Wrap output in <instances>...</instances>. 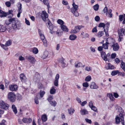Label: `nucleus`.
<instances>
[{
    "label": "nucleus",
    "instance_id": "19",
    "mask_svg": "<svg viewBox=\"0 0 125 125\" xmlns=\"http://www.w3.org/2000/svg\"><path fill=\"white\" fill-rule=\"evenodd\" d=\"M112 10L111 9L109 10L106 13V16H108V17L111 18L112 17V14L111 13Z\"/></svg>",
    "mask_w": 125,
    "mask_h": 125
},
{
    "label": "nucleus",
    "instance_id": "21",
    "mask_svg": "<svg viewBox=\"0 0 125 125\" xmlns=\"http://www.w3.org/2000/svg\"><path fill=\"white\" fill-rule=\"evenodd\" d=\"M121 63V67L122 69L124 71H125V63L123 62L122 60L120 61Z\"/></svg>",
    "mask_w": 125,
    "mask_h": 125
},
{
    "label": "nucleus",
    "instance_id": "4",
    "mask_svg": "<svg viewBox=\"0 0 125 125\" xmlns=\"http://www.w3.org/2000/svg\"><path fill=\"white\" fill-rule=\"evenodd\" d=\"M15 96V94L13 92H10L9 93L8 97L10 102H13L16 100Z\"/></svg>",
    "mask_w": 125,
    "mask_h": 125
},
{
    "label": "nucleus",
    "instance_id": "38",
    "mask_svg": "<svg viewBox=\"0 0 125 125\" xmlns=\"http://www.w3.org/2000/svg\"><path fill=\"white\" fill-rule=\"evenodd\" d=\"M57 22L59 24H60L61 26L63 25L64 24V22L62 20L59 19L58 20Z\"/></svg>",
    "mask_w": 125,
    "mask_h": 125
},
{
    "label": "nucleus",
    "instance_id": "64",
    "mask_svg": "<svg viewBox=\"0 0 125 125\" xmlns=\"http://www.w3.org/2000/svg\"><path fill=\"white\" fill-rule=\"evenodd\" d=\"M25 22L26 23L27 25H30V23L29 21L26 18L25 19Z\"/></svg>",
    "mask_w": 125,
    "mask_h": 125
},
{
    "label": "nucleus",
    "instance_id": "5",
    "mask_svg": "<svg viewBox=\"0 0 125 125\" xmlns=\"http://www.w3.org/2000/svg\"><path fill=\"white\" fill-rule=\"evenodd\" d=\"M9 106L8 104L4 102L3 101L0 102V108L5 110L8 109Z\"/></svg>",
    "mask_w": 125,
    "mask_h": 125
},
{
    "label": "nucleus",
    "instance_id": "28",
    "mask_svg": "<svg viewBox=\"0 0 125 125\" xmlns=\"http://www.w3.org/2000/svg\"><path fill=\"white\" fill-rule=\"evenodd\" d=\"M104 34V31H100L97 33V36L100 38Z\"/></svg>",
    "mask_w": 125,
    "mask_h": 125
},
{
    "label": "nucleus",
    "instance_id": "40",
    "mask_svg": "<svg viewBox=\"0 0 125 125\" xmlns=\"http://www.w3.org/2000/svg\"><path fill=\"white\" fill-rule=\"evenodd\" d=\"M22 5L21 4H20L19 7H18V12L21 13L22 11Z\"/></svg>",
    "mask_w": 125,
    "mask_h": 125
},
{
    "label": "nucleus",
    "instance_id": "7",
    "mask_svg": "<svg viewBox=\"0 0 125 125\" xmlns=\"http://www.w3.org/2000/svg\"><path fill=\"white\" fill-rule=\"evenodd\" d=\"M18 88V86L16 84H12L10 85L9 87V89L11 91H16Z\"/></svg>",
    "mask_w": 125,
    "mask_h": 125
},
{
    "label": "nucleus",
    "instance_id": "25",
    "mask_svg": "<svg viewBox=\"0 0 125 125\" xmlns=\"http://www.w3.org/2000/svg\"><path fill=\"white\" fill-rule=\"evenodd\" d=\"M49 52L47 51H45L42 55V57L44 59L46 58L48 56Z\"/></svg>",
    "mask_w": 125,
    "mask_h": 125
},
{
    "label": "nucleus",
    "instance_id": "37",
    "mask_svg": "<svg viewBox=\"0 0 125 125\" xmlns=\"http://www.w3.org/2000/svg\"><path fill=\"white\" fill-rule=\"evenodd\" d=\"M99 6L98 4H96L93 6V9L95 10H97L99 8Z\"/></svg>",
    "mask_w": 125,
    "mask_h": 125
},
{
    "label": "nucleus",
    "instance_id": "56",
    "mask_svg": "<svg viewBox=\"0 0 125 125\" xmlns=\"http://www.w3.org/2000/svg\"><path fill=\"white\" fill-rule=\"evenodd\" d=\"M95 20L97 21H99L100 20V18L98 16H96L95 18Z\"/></svg>",
    "mask_w": 125,
    "mask_h": 125
},
{
    "label": "nucleus",
    "instance_id": "17",
    "mask_svg": "<svg viewBox=\"0 0 125 125\" xmlns=\"http://www.w3.org/2000/svg\"><path fill=\"white\" fill-rule=\"evenodd\" d=\"M22 120L24 123H30L32 121L31 119L30 118H24Z\"/></svg>",
    "mask_w": 125,
    "mask_h": 125
},
{
    "label": "nucleus",
    "instance_id": "22",
    "mask_svg": "<svg viewBox=\"0 0 125 125\" xmlns=\"http://www.w3.org/2000/svg\"><path fill=\"white\" fill-rule=\"evenodd\" d=\"M77 38L76 36L74 34H71L69 36V39L72 41L74 40Z\"/></svg>",
    "mask_w": 125,
    "mask_h": 125
},
{
    "label": "nucleus",
    "instance_id": "51",
    "mask_svg": "<svg viewBox=\"0 0 125 125\" xmlns=\"http://www.w3.org/2000/svg\"><path fill=\"white\" fill-rule=\"evenodd\" d=\"M106 26H105V31H108V26H109V24L107 23L106 24Z\"/></svg>",
    "mask_w": 125,
    "mask_h": 125
},
{
    "label": "nucleus",
    "instance_id": "46",
    "mask_svg": "<svg viewBox=\"0 0 125 125\" xmlns=\"http://www.w3.org/2000/svg\"><path fill=\"white\" fill-rule=\"evenodd\" d=\"M38 96V95H36V97H35L34 99L35 102L36 104H38L39 103V102L38 101V98L37 97Z\"/></svg>",
    "mask_w": 125,
    "mask_h": 125
},
{
    "label": "nucleus",
    "instance_id": "18",
    "mask_svg": "<svg viewBox=\"0 0 125 125\" xmlns=\"http://www.w3.org/2000/svg\"><path fill=\"white\" fill-rule=\"evenodd\" d=\"M7 30L6 27L3 25L0 24V31L1 32H5Z\"/></svg>",
    "mask_w": 125,
    "mask_h": 125
},
{
    "label": "nucleus",
    "instance_id": "23",
    "mask_svg": "<svg viewBox=\"0 0 125 125\" xmlns=\"http://www.w3.org/2000/svg\"><path fill=\"white\" fill-rule=\"evenodd\" d=\"M80 112L82 115H85L88 114V112L85 109H82L80 111Z\"/></svg>",
    "mask_w": 125,
    "mask_h": 125
},
{
    "label": "nucleus",
    "instance_id": "57",
    "mask_svg": "<svg viewBox=\"0 0 125 125\" xmlns=\"http://www.w3.org/2000/svg\"><path fill=\"white\" fill-rule=\"evenodd\" d=\"M91 108L92 110L95 112H96V111H97V108L94 106H93L91 107Z\"/></svg>",
    "mask_w": 125,
    "mask_h": 125
},
{
    "label": "nucleus",
    "instance_id": "20",
    "mask_svg": "<svg viewBox=\"0 0 125 125\" xmlns=\"http://www.w3.org/2000/svg\"><path fill=\"white\" fill-rule=\"evenodd\" d=\"M115 68L114 66L113 65L111 64V63H109L107 64V67H106V69H113Z\"/></svg>",
    "mask_w": 125,
    "mask_h": 125
},
{
    "label": "nucleus",
    "instance_id": "60",
    "mask_svg": "<svg viewBox=\"0 0 125 125\" xmlns=\"http://www.w3.org/2000/svg\"><path fill=\"white\" fill-rule=\"evenodd\" d=\"M108 11V8L107 7H105L103 10V11L104 13H106Z\"/></svg>",
    "mask_w": 125,
    "mask_h": 125
},
{
    "label": "nucleus",
    "instance_id": "36",
    "mask_svg": "<svg viewBox=\"0 0 125 125\" xmlns=\"http://www.w3.org/2000/svg\"><path fill=\"white\" fill-rule=\"evenodd\" d=\"M0 45L1 47H2L4 49L6 50H8V48L7 47V46H6L5 44L4 45L2 44H0Z\"/></svg>",
    "mask_w": 125,
    "mask_h": 125
},
{
    "label": "nucleus",
    "instance_id": "54",
    "mask_svg": "<svg viewBox=\"0 0 125 125\" xmlns=\"http://www.w3.org/2000/svg\"><path fill=\"white\" fill-rule=\"evenodd\" d=\"M56 34L58 36H61L62 35L61 32H59V31L58 30L56 32Z\"/></svg>",
    "mask_w": 125,
    "mask_h": 125
},
{
    "label": "nucleus",
    "instance_id": "61",
    "mask_svg": "<svg viewBox=\"0 0 125 125\" xmlns=\"http://www.w3.org/2000/svg\"><path fill=\"white\" fill-rule=\"evenodd\" d=\"M119 36V38L118 39V41H121L123 39V35H120V34L118 35Z\"/></svg>",
    "mask_w": 125,
    "mask_h": 125
},
{
    "label": "nucleus",
    "instance_id": "39",
    "mask_svg": "<svg viewBox=\"0 0 125 125\" xmlns=\"http://www.w3.org/2000/svg\"><path fill=\"white\" fill-rule=\"evenodd\" d=\"M45 93V92L44 91L41 90L40 92V94L41 97H43Z\"/></svg>",
    "mask_w": 125,
    "mask_h": 125
},
{
    "label": "nucleus",
    "instance_id": "35",
    "mask_svg": "<svg viewBox=\"0 0 125 125\" xmlns=\"http://www.w3.org/2000/svg\"><path fill=\"white\" fill-rule=\"evenodd\" d=\"M56 92V90L53 87L50 89V93L51 94H54Z\"/></svg>",
    "mask_w": 125,
    "mask_h": 125
},
{
    "label": "nucleus",
    "instance_id": "53",
    "mask_svg": "<svg viewBox=\"0 0 125 125\" xmlns=\"http://www.w3.org/2000/svg\"><path fill=\"white\" fill-rule=\"evenodd\" d=\"M116 56V54L115 53H113L111 55V58L112 59L115 58Z\"/></svg>",
    "mask_w": 125,
    "mask_h": 125
},
{
    "label": "nucleus",
    "instance_id": "13",
    "mask_svg": "<svg viewBox=\"0 0 125 125\" xmlns=\"http://www.w3.org/2000/svg\"><path fill=\"white\" fill-rule=\"evenodd\" d=\"M101 56L103 59L105 61L107 60V58L105 53L104 51H102L101 52Z\"/></svg>",
    "mask_w": 125,
    "mask_h": 125
},
{
    "label": "nucleus",
    "instance_id": "59",
    "mask_svg": "<svg viewBox=\"0 0 125 125\" xmlns=\"http://www.w3.org/2000/svg\"><path fill=\"white\" fill-rule=\"evenodd\" d=\"M86 121L89 124L92 123V121L91 120L89 119H88L86 118L85 119Z\"/></svg>",
    "mask_w": 125,
    "mask_h": 125
},
{
    "label": "nucleus",
    "instance_id": "62",
    "mask_svg": "<svg viewBox=\"0 0 125 125\" xmlns=\"http://www.w3.org/2000/svg\"><path fill=\"white\" fill-rule=\"evenodd\" d=\"M97 30L96 27H94L92 29V31L93 32H96Z\"/></svg>",
    "mask_w": 125,
    "mask_h": 125
},
{
    "label": "nucleus",
    "instance_id": "63",
    "mask_svg": "<svg viewBox=\"0 0 125 125\" xmlns=\"http://www.w3.org/2000/svg\"><path fill=\"white\" fill-rule=\"evenodd\" d=\"M115 62H116V63H118L120 62H120L119 59L117 58H116L115 59Z\"/></svg>",
    "mask_w": 125,
    "mask_h": 125
},
{
    "label": "nucleus",
    "instance_id": "43",
    "mask_svg": "<svg viewBox=\"0 0 125 125\" xmlns=\"http://www.w3.org/2000/svg\"><path fill=\"white\" fill-rule=\"evenodd\" d=\"M105 24L104 23H100L98 26L99 27H103L104 29H105Z\"/></svg>",
    "mask_w": 125,
    "mask_h": 125
},
{
    "label": "nucleus",
    "instance_id": "55",
    "mask_svg": "<svg viewBox=\"0 0 125 125\" xmlns=\"http://www.w3.org/2000/svg\"><path fill=\"white\" fill-rule=\"evenodd\" d=\"M11 44V43L10 41L9 40L7 41L5 43V45L7 46L10 45Z\"/></svg>",
    "mask_w": 125,
    "mask_h": 125
},
{
    "label": "nucleus",
    "instance_id": "8",
    "mask_svg": "<svg viewBox=\"0 0 125 125\" xmlns=\"http://www.w3.org/2000/svg\"><path fill=\"white\" fill-rule=\"evenodd\" d=\"M118 35L120 34V35H122L123 34L125 35V29L121 28L120 29H118L117 30Z\"/></svg>",
    "mask_w": 125,
    "mask_h": 125
},
{
    "label": "nucleus",
    "instance_id": "10",
    "mask_svg": "<svg viewBox=\"0 0 125 125\" xmlns=\"http://www.w3.org/2000/svg\"><path fill=\"white\" fill-rule=\"evenodd\" d=\"M65 59L62 57L58 60V62L60 63L63 68H64L65 66L66 63L64 62Z\"/></svg>",
    "mask_w": 125,
    "mask_h": 125
},
{
    "label": "nucleus",
    "instance_id": "31",
    "mask_svg": "<svg viewBox=\"0 0 125 125\" xmlns=\"http://www.w3.org/2000/svg\"><path fill=\"white\" fill-rule=\"evenodd\" d=\"M49 102L50 104L52 106L54 107L57 104V102L55 101H51Z\"/></svg>",
    "mask_w": 125,
    "mask_h": 125
},
{
    "label": "nucleus",
    "instance_id": "33",
    "mask_svg": "<svg viewBox=\"0 0 125 125\" xmlns=\"http://www.w3.org/2000/svg\"><path fill=\"white\" fill-rule=\"evenodd\" d=\"M120 118L118 116H116L115 118L116 123V124H118L120 122Z\"/></svg>",
    "mask_w": 125,
    "mask_h": 125
},
{
    "label": "nucleus",
    "instance_id": "15",
    "mask_svg": "<svg viewBox=\"0 0 125 125\" xmlns=\"http://www.w3.org/2000/svg\"><path fill=\"white\" fill-rule=\"evenodd\" d=\"M90 86L91 88L93 89H96L98 88V86L94 82H93L91 83Z\"/></svg>",
    "mask_w": 125,
    "mask_h": 125
},
{
    "label": "nucleus",
    "instance_id": "9",
    "mask_svg": "<svg viewBox=\"0 0 125 125\" xmlns=\"http://www.w3.org/2000/svg\"><path fill=\"white\" fill-rule=\"evenodd\" d=\"M60 75L58 74H57L55 77L54 82V84L56 86L58 85V80L59 78Z\"/></svg>",
    "mask_w": 125,
    "mask_h": 125
},
{
    "label": "nucleus",
    "instance_id": "52",
    "mask_svg": "<svg viewBox=\"0 0 125 125\" xmlns=\"http://www.w3.org/2000/svg\"><path fill=\"white\" fill-rule=\"evenodd\" d=\"M118 73L119 75L122 76L124 77L125 76V73L124 72H119Z\"/></svg>",
    "mask_w": 125,
    "mask_h": 125
},
{
    "label": "nucleus",
    "instance_id": "3",
    "mask_svg": "<svg viewBox=\"0 0 125 125\" xmlns=\"http://www.w3.org/2000/svg\"><path fill=\"white\" fill-rule=\"evenodd\" d=\"M38 15L41 17L43 20L44 21H47L48 19V14L45 11H43L42 12H39Z\"/></svg>",
    "mask_w": 125,
    "mask_h": 125
},
{
    "label": "nucleus",
    "instance_id": "30",
    "mask_svg": "<svg viewBox=\"0 0 125 125\" xmlns=\"http://www.w3.org/2000/svg\"><path fill=\"white\" fill-rule=\"evenodd\" d=\"M83 27V26L82 25L77 26L75 27V29L76 30L77 32H78L79 31L80 29Z\"/></svg>",
    "mask_w": 125,
    "mask_h": 125
},
{
    "label": "nucleus",
    "instance_id": "27",
    "mask_svg": "<svg viewBox=\"0 0 125 125\" xmlns=\"http://www.w3.org/2000/svg\"><path fill=\"white\" fill-rule=\"evenodd\" d=\"M42 119L43 122H45L47 119V116L45 115H42Z\"/></svg>",
    "mask_w": 125,
    "mask_h": 125
},
{
    "label": "nucleus",
    "instance_id": "1",
    "mask_svg": "<svg viewBox=\"0 0 125 125\" xmlns=\"http://www.w3.org/2000/svg\"><path fill=\"white\" fill-rule=\"evenodd\" d=\"M9 21L11 23L12 28L14 30L19 29L20 22L17 18H11L9 19Z\"/></svg>",
    "mask_w": 125,
    "mask_h": 125
},
{
    "label": "nucleus",
    "instance_id": "49",
    "mask_svg": "<svg viewBox=\"0 0 125 125\" xmlns=\"http://www.w3.org/2000/svg\"><path fill=\"white\" fill-rule=\"evenodd\" d=\"M43 1L44 4L48 7L49 5V3L48 0H43Z\"/></svg>",
    "mask_w": 125,
    "mask_h": 125
},
{
    "label": "nucleus",
    "instance_id": "26",
    "mask_svg": "<svg viewBox=\"0 0 125 125\" xmlns=\"http://www.w3.org/2000/svg\"><path fill=\"white\" fill-rule=\"evenodd\" d=\"M109 44L108 42H106L105 43H103L102 46L105 49H108V44Z\"/></svg>",
    "mask_w": 125,
    "mask_h": 125
},
{
    "label": "nucleus",
    "instance_id": "6",
    "mask_svg": "<svg viewBox=\"0 0 125 125\" xmlns=\"http://www.w3.org/2000/svg\"><path fill=\"white\" fill-rule=\"evenodd\" d=\"M20 79L21 81L22 82L27 83L28 80L26 76L23 73H21L20 75Z\"/></svg>",
    "mask_w": 125,
    "mask_h": 125
},
{
    "label": "nucleus",
    "instance_id": "50",
    "mask_svg": "<svg viewBox=\"0 0 125 125\" xmlns=\"http://www.w3.org/2000/svg\"><path fill=\"white\" fill-rule=\"evenodd\" d=\"M38 88L39 89H42L43 88V86L42 84L41 83H40L38 84Z\"/></svg>",
    "mask_w": 125,
    "mask_h": 125
},
{
    "label": "nucleus",
    "instance_id": "11",
    "mask_svg": "<svg viewBox=\"0 0 125 125\" xmlns=\"http://www.w3.org/2000/svg\"><path fill=\"white\" fill-rule=\"evenodd\" d=\"M119 20L120 21H122L124 19L122 22V23L123 24H125V14H124V15H120L119 16Z\"/></svg>",
    "mask_w": 125,
    "mask_h": 125
},
{
    "label": "nucleus",
    "instance_id": "34",
    "mask_svg": "<svg viewBox=\"0 0 125 125\" xmlns=\"http://www.w3.org/2000/svg\"><path fill=\"white\" fill-rule=\"evenodd\" d=\"M119 73L118 70H115L112 72L111 74L112 76H114L117 74Z\"/></svg>",
    "mask_w": 125,
    "mask_h": 125
},
{
    "label": "nucleus",
    "instance_id": "24",
    "mask_svg": "<svg viewBox=\"0 0 125 125\" xmlns=\"http://www.w3.org/2000/svg\"><path fill=\"white\" fill-rule=\"evenodd\" d=\"M61 29L63 31L68 32V29L66 26L63 25L61 26Z\"/></svg>",
    "mask_w": 125,
    "mask_h": 125
},
{
    "label": "nucleus",
    "instance_id": "16",
    "mask_svg": "<svg viewBox=\"0 0 125 125\" xmlns=\"http://www.w3.org/2000/svg\"><path fill=\"white\" fill-rule=\"evenodd\" d=\"M49 28L50 30V32L52 34H53L54 33H55V31H53V30L54 28V27L53 25L52 24L51 25H49Z\"/></svg>",
    "mask_w": 125,
    "mask_h": 125
},
{
    "label": "nucleus",
    "instance_id": "48",
    "mask_svg": "<svg viewBox=\"0 0 125 125\" xmlns=\"http://www.w3.org/2000/svg\"><path fill=\"white\" fill-rule=\"evenodd\" d=\"M83 87H87L89 86V85L88 83L87 82L83 83Z\"/></svg>",
    "mask_w": 125,
    "mask_h": 125
},
{
    "label": "nucleus",
    "instance_id": "47",
    "mask_svg": "<svg viewBox=\"0 0 125 125\" xmlns=\"http://www.w3.org/2000/svg\"><path fill=\"white\" fill-rule=\"evenodd\" d=\"M68 111L69 113V114H71L72 113H73V112L74 111V110H73V108H71L70 109H68Z\"/></svg>",
    "mask_w": 125,
    "mask_h": 125
},
{
    "label": "nucleus",
    "instance_id": "2",
    "mask_svg": "<svg viewBox=\"0 0 125 125\" xmlns=\"http://www.w3.org/2000/svg\"><path fill=\"white\" fill-rule=\"evenodd\" d=\"M13 12L12 10H9V11L6 13L4 12L2 10L0 9V17H6L7 15H10V16H9V18H11L13 16V14L11 13Z\"/></svg>",
    "mask_w": 125,
    "mask_h": 125
},
{
    "label": "nucleus",
    "instance_id": "29",
    "mask_svg": "<svg viewBox=\"0 0 125 125\" xmlns=\"http://www.w3.org/2000/svg\"><path fill=\"white\" fill-rule=\"evenodd\" d=\"M107 96H108L111 101H113L115 98L113 97V94H107Z\"/></svg>",
    "mask_w": 125,
    "mask_h": 125
},
{
    "label": "nucleus",
    "instance_id": "42",
    "mask_svg": "<svg viewBox=\"0 0 125 125\" xmlns=\"http://www.w3.org/2000/svg\"><path fill=\"white\" fill-rule=\"evenodd\" d=\"M72 5L73 6V8L77 10L78 6L77 5L75 4L74 2H73V3L72 4Z\"/></svg>",
    "mask_w": 125,
    "mask_h": 125
},
{
    "label": "nucleus",
    "instance_id": "45",
    "mask_svg": "<svg viewBox=\"0 0 125 125\" xmlns=\"http://www.w3.org/2000/svg\"><path fill=\"white\" fill-rule=\"evenodd\" d=\"M91 76L90 75H88L86 77L85 80L87 82L91 80Z\"/></svg>",
    "mask_w": 125,
    "mask_h": 125
},
{
    "label": "nucleus",
    "instance_id": "12",
    "mask_svg": "<svg viewBox=\"0 0 125 125\" xmlns=\"http://www.w3.org/2000/svg\"><path fill=\"white\" fill-rule=\"evenodd\" d=\"M40 37L43 43L46 46L47 41L45 38V37L44 35L43 34L40 35Z\"/></svg>",
    "mask_w": 125,
    "mask_h": 125
},
{
    "label": "nucleus",
    "instance_id": "14",
    "mask_svg": "<svg viewBox=\"0 0 125 125\" xmlns=\"http://www.w3.org/2000/svg\"><path fill=\"white\" fill-rule=\"evenodd\" d=\"M27 59L28 61L32 63H34L35 62V60L34 58L31 56L28 57Z\"/></svg>",
    "mask_w": 125,
    "mask_h": 125
},
{
    "label": "nucleus",
    "instance_id": "32",
    "mask_svg": "<svg viewBox=\"0 0 125 125\" xmlns=\"http://www.w3.org/2000/svg\"><path fill=\"white\" fill-rule=\"evenodd\" d=\"M112 46L113 47V50L115 51L118 50L119 48V46L117 45H113Z\"/></svg>",
    "mask_w": 125,
    "mask_h": 125
},
{
    "label": "nucleus",
    "instance_id": "44",
    "mask_svg": "<svg viewBox=\"0 0 125 125\" xmlns=\"http://www.w3.org/2000/svg\"><path fill=\"white\" fill-rule=\"evenodd\" d=\"M32 51L34 53L36 54H37L38 53V50L37 48H34L33 49Z\"/></svg>",
    "mask_w": 125,
    "mask_h": 125
},
{
    "label": "nucleus",
    "instance_id": "58",
    "mask_svg": "<svg viewBox=\"0 0 125 125\" xmlns=\"http://www.w3.org/2000/svg\"><path fill=\"white\" fill-rule=\"evenodd\" d=\"M6 5L8 7H9L10 6V3L9 1H7L5 2Z\"/></svg>",
    "mask_w": 125,
    "mask_h": 125
},
{
    "label": "nucleus",
    "instance_id": "41",
    "mask_svg": "<svg viewBox=\"0 0 125 125\" xmlns=\"http://www.w3.org/2000/svg\"><path fill=\"white\" fill-rule=\"evenodd\" d=\"M75 66L76 67H79L82 66V64L80 62H78L77 64H76V62H75Z\"/></svg>",
    "mask_w": 125,
    "mask_h": 125
}]
</instances>
